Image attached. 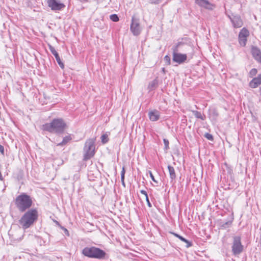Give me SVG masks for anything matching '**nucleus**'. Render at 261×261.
<instances>
[{"mask_svg":"<svg viewBox=\"0 0 261 261\" xmlns=\"http://www.w3.org/2000/svg\"><path fill=\"white\" fill-rule=\"evenodd\" d=\"M38 212L35 208L27 211L19 220V223L23 229H26L33 225L38 220Z\"/></svg>","mask_w":261,"mask_h":261,"instance_id":"f257e3e1","label":"nucleus"},{"mask_svg":"<svg viewBox=\"0 0 261 261\" xmlns=\"http://www.w3.org/2000/svg\"><path fill=\"white\" fill-rule=\"evenodd\" d=\"M66 127V124L61 118L54 119L50 123H46L42 126L43 130L49 133H62Z\"/></svg>","mask_w":261,"mask_h":261,"instance_id":"f03ea898","label":"nucleus"},{"mask_svg":"<svg viewBox=\"0 0 261 261\" xmlns=\"http://www.w3.org/2000/svg\"><path fill=\"white\" fill-rule=\"evenodd\" d=\"M14 202L16 207L21 212H24L29 209L33 204L32 198L25 193L17 196Z\"/></svg>","mask_w":261,"mask_h":261,"instance_id":"7ed1b4c3","label":"nucleus"},{"mask_svg":"<svg viewBox=\"0 0 261 261\" xmlns=\"http://www.w3.org/2000/svg\"><path fill=\"white\" fill-rule=\"evenodd\" d=\"M96 138L87 139L85 143L84 148V160L87 161L92 158L95 153V142Z\"/></svg>","mask_w":261,"mask_h":261,"instance_id":"20e7f679","label":"nucleus"},{"mask_svg":"<svg viewBox=\"0 0 261 261\" xmlns=\"http://www.w3.org/2000/svg\"><path fill=\"white\" fill-rule=\"evenodd\" d=\"M82 253L90 258H102L105 257V252L101 249L95 247H85L82 250Z\"/></svg>","mask_w":261,"mask_h":261,"instance_id":"39448f33","label":"nucleus"},{"mask_svg":"<svg viewBox=\"0 0 261 261\" xmlns=\"http://www.w3.org/2000/svg\"><path fill=\"white\" fill-rule=\"evenodd\" d=\"M182 42H178L173 49V61L179 64L185 62L187 60V56L185 54L178 53V48L181 45H184Z\"/></svg>","mask_w":261,"mask_h":261,"instance_id":"423d86ee","label":"nucleus"},{"mask_svg":"<svg viewBox=\"0 0 261 261\" xmlns=\"http://www.w3.org/2000/svg\"><path fill=\"white\" fill-rule=\"evenodd\" d=\"M244 247L241 243V238L235 236L233 238L232 252L234 255L240 254L243 251Z\"/></svg>","mask_w":261,"mask_h":261,"instance_id":"0eeeda50","label":"nucleus"},{"mask_svg":"<svg viewBox=\"0 0 261 261\" xmlns=\"http://www.w3.org/2000/svg\"><path fill=\"white\" fill-rule=\"evenodd\" d=\"M249 35V31L246 28H243L241 30L238 36V41L240 46H246Z\"/></svg>","mask_w":261,"mask_h":261,"instance_id":"6e6552de","label":"nucleus"},{"mask_svg":"<svg viewBox=\"0 0 261 261\" xmlns=\"http://www.w3.org/2000/svg\"><path fill=\"white\" fill-rule=\"evenodd\" d=\"M47 3L48 6L51 8L52 10H61L65 7V5L57 0H47Z\"/></svg>","mask_w":261,"mask_h":261,"instance_id":"1a4fd4ad","label":"nucleus"},{"mask_svg":"<svg viewBox=\"0 0 261 261\" xmlns=\"http://www.w3.org/2000/svg\"><path fill=\"white\" fill-rule=\"evenodd\" d=\"M130 30L134 35H139L141 32L139 19H136L135 16L132 17Z\"/></svg>","mask_w":261,"mask_h":261,"instance_id":"9d476101","label":"nucleus"},{"mask_svg":"<svg viewBox=\"0 0 261 261\" xmlns=\"http://www.w3.org/2000/svg\"><path fill=\"white\" fill-rule=\"evenodd\" d=\"M251 53L253 58L258 63L261 64V50L256 46H252Z\"/></svg>","mask_w":261,"mask_h":261,"instance_id":"9b49d317","label":"nucleus"},{"mask_svg":"<svg viewBox=\"0 0 261 261\" xmlns=\"http://www.w3.org/2000/svg\"><path fill=\"white\" fill-rule=\"evenodd\" d=\"M249 86L251 88H256L258 86L261 85V74H259L257 75V77L253 78L250 82H249Z\"/></svg>","mask_w":261,"mask_h":261,"instance_id":"f8f14e48","label":"nucleus"},{"mask_svg":"<svg viewBox=\"0 0 261 261\" xmlns=\"http://www.w3.org/2000/svg\"><path fill=\"white\" fill-rule=\"evenodd\" d=\"M195 3L200 7L206 9H212L214 5L207 0H195Z\"/></svg>","mask_w":261,"mask_h":261,"instance_id":"ddd939ff","label":"nucleus"},{"mask_svg":"<svg viewBox=\"0 0 261 261\" xmlns=\"http://www.w3.org/2000/svg\"><path fill=\"white\" fill-rule=\"evenodd\" d=\"M160 116V113L157 110L150 111L148 113L149 119L152 121H155L159 119Z\"/></svg>","mask_w":261,"mask_h":261,"instance_id":"4468645a","label":"nucleus"},{"mask_svg":"<svg viewBox=\"0 0 261 261\" xmlns=\"http://www.w3.org/2000/svg\"><path fill=\"white\" fill-rule=\"evenodd\" d=\"M50 51L51 52V53L54 55V56L55 57V58L56 59V61L57 62H58L59 65L60 66V67L63 69L64 68V63L61 61V60L59 57V55L58 54V53H57V51L56 50V49L53 47H51L50 48Z\"/></svg>","mask_w":261,"mask_h":261,"instance_id":"2eb2a0df","label":"nucleus"},{"mask_svg":"<svg viewBox=\"0 0 261 261\" xmlns=\"http://www.w3.org/2000/svg\"><path fill=\"white\" fill-rule=\"evenodd\" d=\"M233 27L236 28H239L242 27L243 22L240 17L234 18L232 20Z\"/></svg>","mask_w":261,"mask_h":261,"instance_id":"dca6fc26","label":"nucleus"},{"mask_svg":"<svg viewBox=\"0 0 261 261\" xmlns=\"http://www.w3.org/2000/svg\"><path fill=\"white\" fill-rule=\"evenodd\" d=\"M72 140L71 135H68L64 137L62 141L58 144L57 146H63L66 145L68 142H70Z\"/></svg>","mask_w":261,"mask_h":261,"instance_id":"f3484780","label":"nucleus"},{"mask_svg":"<svg viewBox=\"0 0 261 261\" xmlns=\"http://www.w3.org/2000/svg\"><path fill=\"white\" fill-rule=\"evenodd\" d=\"M172 234L175 236L176 237L178 238L179 239H180L181 241L185 242L187 244V247H190L192 246V244L191 242H190L188 240H186L184 238H183L182 236L175 233H172Z\"/></svg>","mask_w":261,"mask_h":261,"instance_id":"a211bd4d","label":"nucleus"},{"mask_svg":"<svg viewBox=\"0 0 261 261\" xmlns=\"http://www.w3.org/2000/svg\"><path fill=\"white\" fill-rule=\"evenodd\" d=\"M168 168L170 174V178L172 179H175L176 177V174L174 168L171 166H168Z\"/></svg>","mask_w":261,"mask_h":261,"instance_id":"6ab92c4d","label":"nucleus"},{"mask_svg":"<svg viewBox=\"0 0 261 261\" xmlns=\"http://www.w3.org/2000/svg\"><path fill=\"white\" fill-rule=\"evenodd\" d=\"M100 139L102 143L103 144L107 143L109 140L108 135L107 134H104L102 135L100 137Z\"/></svg>","mask_w":261,"mask_h":261,"instance_id":"aec40b11","label":"nucleus"},{"mask_svg":"<svg viewBox=\"0 0 261 261\" xmlns=\"http://www.w3.org/2000/svg\"><path fill=\"white\" fill-rule=\"evenodd\" d=\"M141 193L144 196V197H145V200H146L147 202V204L148 205L149 207H151V203H150L149 202V199H148V195H147V194L146 193V192L144 190H141L140 191Z\"/></svg>","mask_w":261,"mask_h":261,"instance_id":"412c9836","label":"nucleus"},{"mask_svg":"<svg viewBox=\"0 0 261 261\" xmlns=\"http://www.w3.org/2000/svg\"><path fill=\"white\" fill-rule=\"evenodd\" d=\"M193 113L194 116L197 118L200 119L201 120H204L205 119V116L202 115L201 113L198 111H193Z\"/></svg>","mask_w":261,"mask_h":261,"instance_id":"4be33fe9","label":"nucleus"},{"mask_svg":"<svg viewBox=\"0 0 261 261\" xmlns=\"http://www.w3.org/2000/svg\"><path fill=\"white\" fill-rule=\"evenodd\" d=\"M125 173V168L123 167L122 168V171L121 172V180L122 182V184L124 185V175Z\"/></svg>","mask_w":261,"mask_h":261,"instance_id":"5701e85b","label":"nucleus"},{"mask_svg":"<svg viewBox=\"0 0 261 261\" xmlns=\"http://www.w3.org/2000/svg\"><path fill=\"white\" fill-rule=\"evenodd\" d=\"M110 17L111 20L114 22H118L119 20L117 14H112L110 15Z\"/></svg>","mask_w":261,"mask_h":261,"instance_id":"b1692460","label":"nucleus"},{"mask_svg":"<svg viewBox=\"0 0 261 261\" xmlns=\"http://www.w3.org/2000/svg\"><path fill=\"white\" fill-rule=\"evenodd\" d=\"M257 73V70L256 68H252L249 71V74L250 77L255 76Z\"/></svg>","mask_w":261,"mask_h":261,"instance_id":"393cba45","label":"nucleus"},{"mask_svg":"<svg viewBox=\"0 0 261 261\" xmlns=\"http://www.w3.org/2000/svg\"><path fill=\"white\" fill-rule=\"evenodd\" d=\"M204 137L208 140L210 141H213L214 140V137L213 135L209 133H206L204 135Z\"/></svg>","mask_w":261,"mask_h":261,"instance_id":"a878e982","label":"nucleus"},{"mask_svg":"<svg viewBox=\"0 0 261 261\" xmlns=\"http://www.w3.org/2000/svg\"><path fill=\"white\" fill-rule=\"evenodd\" d=\"M164 61L166 62V64L169 65L171 64V60L169 56L166 55L164 57Z\"/></svg>","mask_w":261,"mask_h":261,"instance_id":"bb28decb","label":"nucleus"},{"mask_svg":"<svg viewBox=\"0 0 261 261\" xmlns=\"http://www.w3.org/2000/svg\"><path fill=\"white\" fill-rule=\"evenodd\" d=\"M163 141H164V143L165 145V148L166 149H168L169 148V144L168 140H167L166 139H164Z\"/></svg>","mask_w":261,"mask_h":261,"instance_id":"cd10ccee","label":"nucleus"},{"mask_svg":"<svg viewBox=\"0 0 261 261\" xmlns=\"http://www.w3.org/2000/svg\"><path fill=\"white\" fill-rule=\"evenodd\" d=\"M0 152L3 155L4 154V148L2 145H0Z\"/></svg>","mask_w":261,"mask_h":261,"instance_id":"c85d7f7f","label":"nucleus"},{"mask_svg":"<svg viewBox=\"0 0 261 261\" xmlns=\"http://www.w3.org/2000/svg\"><path fill=\"white\" fill-rule=\"evenodd\" d=\"M149 175H150V177H151V178L152 179V180L154 181V182H156L154 179V176L153 175L152 173L151 172H149Z\"/></svg>","mask_w":261,"mask_h":261,"instance_id":"c756f323","label":"nucleus"},{"mask_svg":"<svg viewBox=\"0 0 261 261\" xmlns=\"http://www.w3.org/2000/svg\"><path fill=\"white\" fill-rule=\"evenodd\" d=\"M161 0H155L154 3L155 4H159Z\"/></svg>","mask_w":261,"mask_h":261,"instance_id":"7c9ffc66","label":"nucleus"},{"mask_svg":"<svg viewBox=\"0 0 261 261\" xmlns=\"http://www.w3.org/2000/svg\"><path fill=\"white\" fill-rule=\"evenodd\" d=\"M260 95H261V88H260Z\"/></svg>","mask_w":261,"mask_h":261,"instance_id":"2f4dec72","label":"nucleus"},{"mask_svg":"<svg viewBox=\"0 0 261 261\" xmlns=\"http://www.w3.org/2000/svg\"><path fill=\"white\" fill-rule=\"evenodd\" d=\"M85 1H88V0H85Z\"/></svg>","mask_w":261,"mask_h":261,"instance_id":"473e14b6","label":"nucleus"}]
</instances>
